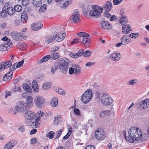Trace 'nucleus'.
I'll return each mask as SVG.
<instances>
[{
	"label": "nucleus",
	"instance_id": "obj_9",
	"mask_svg": "<svg viewBox=\"0 0 149 149\" xmlns=\"http://www.w3.org/2000/svg\"><path fill=\"white\" fill-rule=\"evenodd\" d=\"M27 107L26 103L22 101H19L17 103L15 110L17 111L22 112L26 110Z\"/></svg>",
	"mask_w": 149,
	"mask_h": 149
},
{
	"label": "nucleus",
	"instance_id": "obj_35",
	"mask_svg": "<svg viewBox=\"0 0 149 149\" xmlns=\"http://www.w3.org/2000/svg\"><path fill=\"white\" fill-rule=\"evenodd\" d=\"M51 56L50 55H47L43 57L38 62L39 64L41 63L44 62H45L47 61L49 59H50Z\"/></svg>",
	"mask_w": 149,
	"mask_h": 149
},
{
	"label": "nucleus",
	"instance_id": "obj_28",
	"mask_svg": "<svg viewBox=\"0 0 149 149\" xmlns=\"http://www.w3.org/2000/svg\"><path fill=\"white\" fill-rule=\"evenodd\" d=\"M28 19L27 16L25 11H23L21 13V20L23 23L26 22Z\"/></svg>",
	"mask_w": 149,
	"mask_h": 149
},
{
	"label": "nucleus",
	"instance_id": "obj_4",
	"mask_svg": "<svg viewBox=\"0 0 149 149\" xmlns=\"http://www.w3.org/2000/svg\"><path fill=\"white\" fill-rule=\"evenodd\" d=\"M60 61L58 68L63 73L65 74L68 71L69 61L66 58H61Z\"/></svg>",
	"mask_w": 149,
	"mask_h": 149
},
{
	"label": "nucleus",
	"instance_id": "obj_47",
	"mask_svg": "<svg viewBox=\"0 0 149 149\" xmlns=\"http://www.w3.org/2000/svg\"><path fill=\"white\" fill-rule=\"evenodd\" d=\"M14 8L15 11L18 12L21 11L22 10V7L21 6L19 5H15Z\"/></svg>",
	"mask_w": 149,
	"mask_h": 149
},
{
	"label": "nucleus",
	"instance_id": "obj_49",
	"mask_svg": "<svg viewBox=\"0 0 149 149\" xmlns=\"http://www.w3.org/2000/svg\"><path fill=\"white\" fill-rule=\"evenodd\" d=\"M92 53V52L90 51H87L84 52L83 55L85 57H87L90 56Z\"/></svg>",
	"mask_w": 149,
	"mask_h": 149
},
{
	"label": "nucleus",
	"instance_id": "obj_2",
	"mask_svg": "<svg viewBox=\"0 0 149 149\" xmlns=\"http://www.w3.org/2000/svg\"><path fill=\"white\" fill-rule=\"evenodd\" d=\"M77 35L79 36V37L74 39L71 42V45L79 42H80V41L82 40L81 42L85 47H88L90 46V37L88 34L86 33L85 32H81L79 33Z\"/></svg>",
	"mask_w": 149,
	"mask_h": 149
},
{
	"label": "nucleus",
	"instance_id": "obj_10",
	"mask_svg": "<svg viewBox=\"0 0 149 149\" xmlns=\"http://www.w3.org/2000/svg\"><path fill=\"white\" fill-rule=\"evenodd\" d=\"M95 136L97 140H102L106 137V134L103 129H98L95 132Z\"/></svg>",
	"mask_w": 149,
	"mask_h": 149
},
{
	"label": "nucleus",
	"instance_id": "obj_22",
	"mask_svg": "<svg viewBox=\"0 0 149 149\" xmlns=\"http://www.w3.org/2000/svg\"><path fill=\"white\" fill-rule=\"evenodd\" d=\"M15 141L12 140L6 143L4 146V149H11L15 145Z\"/></svg>",
	"mask_w": 149,
	"mask_h": 149
},
{
	"label": "nucleus",
	"instance_id": "obj_58",
	"mask_svg": "<svg viewBox=\"0 0 149 149\" xmlns=\"http://www.w3.org/2000/svg\"><path fill=\"white\" fill-rule=\"evenodd\" d=\"M18 130L19 132L21 133H24L25 131V129L23 126H21L18 129Z\"/></svg>",
	"mask_w": 149,
	"mask_h": 149
},
{
	"label": "nucleus",
	"instance_id": "obj_19",
	"mask_svg": "<svg viewBox=\"0 0 149 149\" xmlns=\"http://www.w3.org/2000/svg\"><path fill=\"white\" fill-rule=\"evenodd\" d=\"M149 106V99H147L141 102L139 105V107L143 109H147Z\"/></svg>",
	"mask_w": 149,
	"mask_h": 149
},
{
	"label": "nucleus",
	"instance_id": "obj_51",
	"mask_svg": "<svg viewBox=\"0 0 149 149\" xmlns=\"http://www.w3.org/2000/svg\"><path fill=\"white\" fill-rule=\"evenodd\" d=\"M54 133L53 131L50 132L47 135V136L48 137L49 139H52L54 136Z\"/></svg>",
	"mask_w": 149,
	"mask_h": 149
},
{
	"label": "nucleus",
	"instance_id": "obj_46",
	"mask_svg": "<svg viewBox=\"0 0 149 149\" xmlns=\"http://www.w3.org/2000/svg\"><path fill=\"white\" fill-rule=\"evenodd\" d=\"M102 94L101 95L100 93L98 91L96 92L95 93V98L99 100L100 101L101 100Z\"/></svg>",
	"mask_w": 149,
	"mask_h": 149
},
{
	"label": "nucleus",
	"instance_id": "obj_42",
	"mask_svg": "<svg viewBox=\"0 0 149 149\" xmlns=\"http://www.w3.org/2000/svg\"><path fill=\"white\" fill-rule=\"evenodd\" d=\"M138 82V80L136 79L130 80L127 82V84L129 85L134 86Z\"/></svg>",
	"mask_w": 149,
	"mask_h": 149
},
{
	"label": "nucleus",
	"instance_id": "obj_3",
	"mask_svg": "<svg viewBox=\"0 0 149 149\" xmlns=\"http://www.w3.org/2000/svg\"><path fill=\"white\" fill-rule=\"evenodd\" d=\"M24 117L26 118L25 123L28 126L31 127L36 125L37 121L35 114L31 111H27L25 113Z\"/></svg>",
	"mask_w": 149,
	"mask_h": 149
},
{
	"label": "nucleus",
	"instance_id": "obj_64",
	"mask_svg": "<svg viewBox=\"0 0 149 149\" xmlns=\"http://www.w3.org/2000/svg\"><path fill=\"white\" fill-rule=\"evenodd\" d=\"M85 149H95L94 146L93 145L87 146Z\"/></svg>",
	"mask_w": 149,
	"mask_h": 149
},
{
	"label": "nucleus",
	"instance_id": "obj_55",
	"mask_svg": "<svg viewBox=\"0 0 149 149\" xmlns=\"http://www.w3.org/2000/svg\"><path fill=\"white\" fill-rule=\"evenodd\" d=\"M47 5L45 4H43L40 8L39 11V12H42L46 9Z\"/></svg>",
	"mask_w": 149,
	"mask_h": 149
},
{
	"label": "nucleus",
	"instance_id": "obj_7",
	"mask_svg": "<svg viewBox=\"0 0 149 149\" xmlns=\"http://www.w3.org/2000/svg\"><path fill=\"white\" fill-rule=\"evenodd\" d=\"M101 101L103 105L108 106L112 103L113 100L109 95L105 93L102 94Z\"/></svg>",
	"mask_w": 149,
	"mask_h": 149
},
{
	"label": "nucleus",
	"instance_id": "obj_23",
	"mask_svg": "<svg viewBox=\"0 0 149 149\" xmlns=\"http://www.w3.org/2000/svg\"><path fill=\"white\" fill-rule=\"evenodd\" d=\"M103 7L107 11H109L111 10L112 8V5L111 2L107 1L103 5Z\"/></svg>",
	"mask_w": 149,
	"mask_h": 149
},
{
	"label": "nucleus",
	"instance_id": "obj_56",
	"mask_svg": "<svg viewBox=\"0 0 149 149\" xmlns=\"http://www.w3.org/2000/svg\"><path fill=\"white\" fill-rule=\"evenodd\" d=\"M63 131V130L61 129H60L59 131L57 132V133L56 134V136L55 139H56L59 138V137L61 135Z\"/></svg>",
	"mask_w": 149,
	"mask_h": 149
},
{
	"label": "nucleus",
	"instance_id": "obj_53",
	"mask_svg": "<svg viewBox=\"0 0 149 149\" xmlns=\"http://www.w3.org/2000/svg\"><path fill=\"white\" fill-rule=\"evenodd\" d=\"M123 0H113V3L114 5H118L120 4Z\"/></svg>",
	"mask_w": 149,
	"mask_h": 149
},
{
	"label": "nucleus",
	"instance_id": "obj_13",
	"mask_svg": "<svg viewBox=\"0 0 149 149\" xmlns=\"http://www.w3.org/2000/svg\"><path fill=\"white\" fill-rule=\"evenodd\" d=\"M57 32H52L51 34L47 36L45 39V42L47 44L53 42L56 38Z\"/></svg>",
	"mask_w": 149,
	"mask_h": 149
},
{
	"label": "nucleus",
	"instance_id": "obj_18",
	"mask_svg": "<svg viewBox=\"0 0 149 149\" xmlns=\"http://www.w3.org/2000/svg\"><path fill=\"white\" fill-rule=\"evenodd\" d=\"M12 43L11 42L4 43L0 45V51H4L9 48Z\"/></svg>",
	"mask_w": 149,
	"mask_h": 149
},
{
	"label": "nucleus",
	"instance_id": "obj_25",
	"mask_svg": "<svg viewBox=\"0 0 149 149\" xmlns=\"http://www.w3.org/2000/svg\"><path fill=\"white\" fill-rule=\"evenodd\" d=\"M120 13V14L121 15V16L120 20V23L123 25L125 24L127 22V19L126 16L122 14L123 13L122 11H121Z\"/></svg>",
	"mask_w": 149,
	"mask_h": 149
},
{
	"label": "nucleus",
	"instance_id": "obj_27",
	"mask_svg": "<svg viewBox=\"0 0 149 149\" xmlns=\"http://www.w3.org/2000/svg\"><path fill=\"white\" fill-rule=\"evenodd\" d=\"M13 72L12 71L7 73L3 77V79L5 81H9L12 79Z\"/></svg>",
	"mask_w": 149,
	"mask_h": 149
},
{
	"label": "nucleus",
	"instance_id": "obj_40",
	"mask_svg": "<svg viewBox=\"0 0 149 149\" xmlns=\"http://www.w3.org/2000/svg\"><path fill=\"white\" fill-rule=\"evenodd\" d=\"M18 91L20 93L22 92V90L20 88L16 86H15L13 87L12 88L11 90V91L13 93H16Z\"/></svg>",
	"mask_w": 149,
	"mask_h": 149
},
{
	"label": "nucleus",
	"instance_id": "obj_45",
	"mask_svg": "<svg viewBox=\"0 0 149 149\" xmlns=\"http://www.w3.org/2000/svg\"><path fill=\"white\" fill-rule=\"evenodd\" d=\"M5 6L2 8V10L0 13V15L3 17H4L6 16L7 13L6 9L5 8Z\"/></svg>",
	"mask_w": 149,
	"mask_h": 149
},
{
	"label": "nucleus",
	"instance_id": "obj_36",
	"mask_svg": "<svg viewBox=\"0 0 149 149\" xmlns=\"http://www.w3.org/2000/svg\"><path fill=\"white\" fill-rule=\"evenodd\" d=\"M55 91L56 93L62 95H64L65 94V91L62 89L58 87L56 88Z\"/></svg>",
	"mask_w": 149,
	"mask_h": 149
},
{
	"label": "nucleus",
	"instance_id": "obj_43",
	"mask_svg": "<svg viewBox=\"0 0 149 149\" xmlns=\"http://www.w3.org/2000/svg\"><path fill=\"white\" fill-rule=\"evenodd\" d=\"M50 56H51V58L52 59L55 60L57 59L59 57V54L57 52L52 54Z\"/></svg>",
	"mask_w": 149,
	"mask_h": 149
},
{
	"label": "nucleus",
	"instance_id": "obj_57",
	"mask_svg": "<svg viewBox=\"0 0 149 149\" xmlns=\"http://www.w3.org/2000/svg\"><path fill=\"white\" fill-rule=\"evenodd\" d=\"M43 113L42 111H39L36 113V117H40L42 116L43 115Z\"/></svg>",
	"mask_w": 149,
	"mask_h": 149
},
{
	"label": "nucleus",
	"instance_id": "obj_61",
	"mask_svg": "<svg viewBox=\"0 0 149 149\" xmlns=\"http://www.w3.org/2000/svg\"><path fill=\"white\" fill-rule=\"evenodd\" d=\"M1 40L2 41H6L4 43H8V42H10V39L6 36H5L3 38H2L1 39Z\"/></svg>",
	"mask_w": 149,
	"mask_h": 149
},
{
	"label": "nucleus",
	"instance_id": "obj_6",
	"mask_svg": "<svg viewBox=\"0 0 149 149\" xmlns=\"http://www.w3.org/2000/svg\"><path fill=\"white\" fill-rule=\"evenodd\" d=\"M93 96L92 91L88 90L81 95V100L84 104H87L91 100Z\"/></svg>",
	"mask_w": 149,
	"mask_h": 149
},
{
	"label": "nucleus",
	"instance_id": "obj_62",
	"mask_svg": "<svg viewBox=\"0 0 149 149\" xmlns=\"http://www.w3.org/2000/svg\"><path fill=\"white\" fill-rule=\"evenodd\" d=\"M17 63H14L13 65H11V68H10V70H13L16 68Z\"/></svg>",
	"mask_w": 149,
	"mask_h": 149
},
{
	"label": "nucleus",
	"instance_id": "obj_30",
	"mask_svg": "<svg viewBox=\"0 0 149 149\" xmlns=\"http://www.w3.org/2000/svg\"><path fill=\"white\" fill-rule=\"evenodd\" d=\"M58 99L57 97H54L50 103L51 105L53 107H55L58 104Z\"/></svg>",
	"mask_w": 149,
	"mask_h": 149
},
{
	"label": "nucleus",
	"instance_id": "obj_37",
	"mask_svg": "<svg viewBox=\"0 0 149 149\" xmlns=\"http://www.w3.org/2000/svg\"><path fill=\"white\" fill-rule=\"evenodd\" d=\"M74 74H80L81 72V70L80 67L79 66L75 65L74 67Z\"/></svg>",
	"mask_w": 149,
	"mask_h": 149
},
{
	"label": "nucleus",
	"instance_id": "obj_41",
	"mask_svg": "<svg viewBox=\"0 0 149 149\" xmlns=\"http://www.w3.org/2000/svg\"><path fill=\"white\" fill-rule=\"evenodd\" d=\"M58 63H56L54 65L52 66L51 68V72L52 74H54L55 71L57 70L58 66Z\"/></svg>",
	"mask_w": 149,
	"mask_h": 149
},
{
	"label": "nucleus",
	"instance_id": "obj_32",
	"mask_svg": "<svg viewBox=\"0 0 149 149\" xmlns=\"http://www.w3.org/2000/svg\"><path fill=\"white\" fill-rule=\"evenodd\" d=\"M32 87L34 92H36L39 91V88L37 85V82L35 80H33L32 83Z\"/></svg>",
	"mask_w": 149,
	"mask_h": 149
},
{
	"label": "nucleus",
	"instance_id": "obj_17",
	"mask_svg": "<svg viewBox=\"0 0 149 149\" xmlns=\"http://www.w3.org/2000/svg\"><path fill=\"white\" fill-rule=\"evenodd\" d=\"M4 5L5 8L6 9L7 13L8 15H11L14 13L15 11L14 8L10 7L8 3H5Z\"/></svg>",
	"mask_w": 149,
	"mask_h": 149
},
{
	"label": "nucleus",
	"instance_id": "obj_59",
	"mask_svg": "<svg viewBox=\"0 0 149 149\" xmlns=\"http://www.w3.org/2000/svg\"><path fill=\"white\" fill-rule=\"evenodd\" d=\"M69 73L70 74H71L73 73L74 74V67L73 68L70 67L69 69Z\"/></svg>",
	"mask_w": 149,
	"mask_h": 149
},
{
	"label": "nucleus",
	"instance_id": "obj_33",
	"mask_svg": "<svg viewBox=\"0 0 149 149\" xmlns=\"http://www.w3.org/2000/svg\"><path fill=\"white\" fill-rule=\"evenodd\" d=\"M27 105V107H31L33 105V98L31 96H29L26 99Z\"/></svg>",
	"mask_w": 149,
	"mask_h": 149
},
{
	"label": "nucleus",
	"instance_id": "obj_31",
	"mask_svg": "<svg viewBox=\"0 0 149 149\" xmlns=\"http://www.w3.org/2000/svg\"><path fill=\"white\" fill-rule=\"evenodd\" d=\"M111 114V112L110 110L103 111L101 112L100 114V117H103L106 116H109Z\"/></svg>",
	"mask_w": 149,
	"mask_h": 149
},
{
	"label": "nucleus",
	"instance_id": "obj_11",
	"mask_svg": "<svg viewBox=\"0 0 149 149\" xmlns=\"http://www.w3.org/2000/svg\"><path fill=\"white\" fill-rule=\"evenodd\" d=\"M11 37L16 40H20L25 38V36L23 33L16 31H13L10 33Z\"/></svg>",
	"mask_w": 149,
	"mask_h": 149
},
{
	"label": "nucleus",
	"instance_id": "obj_52",
	"mask_svg": "<svg viewBox=\"0 0 149 149\" xmlns=\"http://www.w3.org/2000/svg\"><path fill=\"white\" fill-rule=\"evenodd\" d=\"M73 113L74 114L77 116H79L80 115V111L78 109H74V110Z\"/></svg>",
	"mask_w": 149,
	"mask_h": 149
},
{
	"label": "nucleus",
	"instance_id": "obj_1",
	"mask_svg": "<svg viewBox=\"0 0 149 149\" xmlns=\"http://www.w3.org/2000/svg\"><path fill=\"white\" fill-rule=\"evenodd\" d=\"M129 137H126V140L129 143H134L135 141H138L142 137L143 133L141 130L137 127H133L129 130Z\"/></svg>",
	"mask_w": 149,
	"mask_h": 149
},
{
	"label": "nucleus",
	"instance_id": "obj_54",
	"mask_svg": "<svg viewBox=\"0 0 149 149\" xmlns=\"http://www.w3.org/2000/svg\"><path fill=\"white\" fill-rule=\"evenodd\" d=\"M29 0H22V4L24 6H27L29 3Z\"/></svg>",
	"mask_w": 149,
	"mask_h": 149
},
{
	"label": "nucleus",
	"instance_id": "obj_38",
	"mask_svg": "<svg viewBox=\"0 0 149 149\" xmlns=\"http://www.w3.org/2000/svg\"><path fill=\"white\" fill-rule=\"evenodd\" d=\"M33 4L35 6L39 7L42 5V3L41 0H33Z\"/></svg>",
	"mask_w": 149,
	"mask_h": 149
},
{
	"label": "nucleus",
	"instance_id": "obj_16",
	"mask_svg": "<svg viewBox=\"0 0 149 149\" xmlns=\"http://www.w3.org/2000/svg\"><path fill=\"white\" fill-rule=\"evenodd\" d=\"M42 23L40 22H35L31 25V29L34 31H38L40 29L42 26Z\"/></svg>",
	"mask_w": 149,
	"mask_h": 149
},
{
	"label": "nucleus",
	"instance_id": "obj_14",
	"mask_svg": "<svg viewBox=\"0 0 149 149\" xmlns=\"http://www.w3.org/2000/svg\"><path fill=\"white\" fill-rule=\"evenodd\" d=\"M79 16V10L77 9H76L73 11L70 19L74 23H78L80 22Z\"/></svg>",
	"mask_w": 149,
	"mask_h": 149
},
{
	"label": "nucleus",
	"instance_id": "obj_60",
	"mask_svg": "<svg viewBox=\"0 0 149 149\" xmlns=\"http://www.w3.org/2000/svg\"><path fill=\"white\" fill-rule=\"evenodd\" d=\"M58 49V48L57 46H54L52 47L51 49V52H54L55 51H57Z\"/></svg>",
	"mask_w": 149,
	"mask_h": 149
},
{
	"label": "nucleus",
	"instance_id": "obj_12",
	"mask_svg": "<svg viewBox=\"0 0 149 149\" xmlns=\"http://www.w3.org/2000/svg\"><path fill=\"white\" fill-rule=\"evenodd\" d=\"M12 62H13L10 61H4L0 64V73L3 71L5 69L9 68V70H10V68L11 65H12Z\"/></svg>",
	"mask_w": 149,
	"mask_h": 149
},
{
	"label": "nucleus",
	"instance_id": "obj_39",
	"mask_svg": "<svg viewBox=\"0 0 149 149\" xmlns=\"http://www.w3.org/2000/svg\"><path fill=\"white\" fill-rule=\"evenodd\" d=\"M51 83L49 82L45 83L42 86V88L45 90H47L50 88Z\"/></svg>",
	"mask_w": 149,
	"mask_h": 149
},
{
	"label": "nucleus",
	"instance_id": "obj_21",
	"mask_svg": "<svg viewBox=\"0 0 149 149\" xmlns=\"http://www.w3.org/2000/svg\"><path fill=\"white\" fill-rule=\"evenodd\" d=\"M121 40L123 45H126L131 41V39L129 35H124L121 38Z\"/></svg>",
	"mask_w": 149,
	"mask_h": 149
},
{
	"label": "nucleus",
	"instance_id": "obj_29",
	"mask_svg": "<svg viewBox=\"0 0 149 149\" xmlns=\"http://www.w3.org/2000/svg\"><path fill=\"white\" fill-rule=\"evenodd\" d=\"M17 46V48L22 50H24L27 48L26 44L23 42L18 43Z\"/></svg>",
	"mask_w": 149,
	"mask_h": 149
},
{
	"label": "nucleus",
	"instance_id": "obj_48",
	"mask_svg": "<svg viewBox=\"0 0 149 149\" xmlns=\"http://www.w3.org/2000/svg\"><path fill=\"white\" fill-rule=\"evenodd\" d=\"M70 1H67L66 2L64 3L61 6V8H65L70 3Z\"/></svg>",
	"mask_w": 149,
	"mask_h": 149
},
{
	"label": "nucleus",
	"instance_id": "obj_34",
	"mask_svg": "<svg viewBox=\"0 0 149 149\" xmlns=\"http://www.w3.org/2000/svg\"><path fill=\"white\" fill-rule=\"evenodd\" d=\"M23 88L24 90L26 92H32V89L27 84L24 83L22 85Z\"/></svg>",
	"mask_w": 149,
	"mask_h": 149
},
{
	"label": "nucleus",
	"instance_id": "obj_15",
	"mask_svg": "<svg viewBox=\"0 0 149 149\" xmlns=\"http://www.w3.org/2000/svg\"><path fill=\"white\" fill-rule=\"evenodd\" d=\"M110 57L113 61H119L121 59L122 55L120 53L116 52L111 54Z\"/></svg>",
	"mask_w": 149,
	"mask_h": 149
},
{
	"label": "nucleus",
	"instance_id": "obj_5",
	"mask_svg": "<svg viewBox=\"0 0 149 149\" xmlns=\"http://www.w3.org/2000/svg\"><path fill=\"white\" fill-rule=\"evenodd\" d=\"M92 10L89 12V15L91 16L97 18L101 16L103 9L98 5H93L92 6Z\"/></svg>",
	"mask_w": 149,
	"mask_h": 149
},
{
	"label": "nucleus",
	"instance_id": "obj_63",
	"mask_svg": "<svg viewBox=\"0 0 149 149\" xmlns=\"http://www.w3.org/2000/svg\"><path fill=\"white\" fill-rule=\"evenodd\" d=\"M24 63V61H22L19 62L18 63H17L16 68H19L22 66Z\"/></svg>",
	"mask_w": 149,
	"mask_h": 149
},
{
	"label": "nucleus",
	"instance_id": "obj_24",
	"mask_svg": "<svg viewBox=\"0 0 149 149\" xmlns=\"http://www.w3.org/2000/svg\"><path fill=\"white\" fill-rule=\"evenodd\" d=\"M122 32L124 34L128 33L132 31L130 26L129 25H124L122 26Z\"/></svg>",
	"mask_w": 149,
	"mask_h": 149
},
{
	"label": "nucleus",
	"instance_id": "obj_20",
	"mask_svg": "<svg viewBox=\"0 0 149 149\" xmlns=\"http://www.w3.org/2000/svg\"><path fill=\"white\" fill-rule=\"evenodd\" d=\"M102 27L104 29H109L112 28V26L109 22L105 21H102L100 23Z\"/></svg>",
	"mask_w": 149,
	"mask_h": 149
},
{
	"label": "nucleus",
	"instance_id": "obj_44",
	"mask_svg": "<svg viewBox=\"0 0 149 149\" xmlns=\"http://www.w3.org/2000/svg\"><path fill=\"white\" fill-rule=\"evenodd\" d=\"M129 35L130 37L134 39H136L139 36V34L136 33H132Z\"/></svg>",
	"mask_w": 149,
	"mask_h": 149
},
{
	"label": "nucleus",
	"instance_id": "obj_8",
	"mask_svg": "<svg viewBox=\"0 0 149 149\" xmlns=\"http://www.w3.org/2000/svg\"><path fill=\"white\" fill-rule=\"evenodd\" d=\"M35 105L38 108L42 107L45 103V99L42 96H37L34 100Z\"/></svg>",
	"mask_w": 149,
	"mask_h": 149
},
{
	"label": "nucleus",
	"instance_id": "obj_50",
	"mask_svg": "<svg viewBox=\"0 0 149 149\" xmlns=\"http://www.w3.org/2000/svg\"><path fill=\"white\" fill-rule=\"evenodd\" d=\"M70 56L73 58H77L80 57L78 54V53L76 54H74L72 52H71L70 54Z\"/></svg>",
	"mask_w": 149,
	"mask_h": 149
},
{
	"label": "nucleus",
	"instance_id": "obj_26",
	"mask_svg": "<svg viewBox=\"0 0 149 149\" xmlns=\"http://www.w3.org/2000/svg\"><path fill=\"white\" fill-rule=\"evenodd\" d=\"M65 36V34L63 33L62 32L60 31L58 35L57 34V36H56V38L55 39L57 42H60L64 39Z\"/></svg>",
	"mask_w": 149,
	"mask_h": 149
}]
</instances>
